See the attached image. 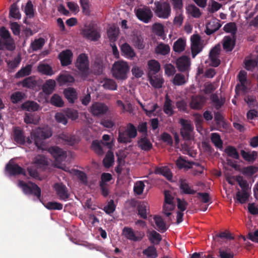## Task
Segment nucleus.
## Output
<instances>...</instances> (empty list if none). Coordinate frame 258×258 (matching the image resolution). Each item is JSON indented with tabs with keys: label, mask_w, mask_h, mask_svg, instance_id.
Returning <instances> with one entry per match:
<instances>
[{
	"label": "nucleus",
	"mask_w": 258,
	"mask_h": 258,
	"mask_svg": "<svg viewBox=\"0 0 258 258\" xmlns=\"http://www.w3.org/2000/svg\"><path fill=\"white\" fill-rule=\"evenodd\" d=\"M143 254L148 258H156L157 256L156 249L154 246H149L143 251Z\"/></svg>",
	"instance_id": "nucleus-52"
},
{
	"label": "nucleus",
	"mask_w": 258,
	"mask_h": 258,
	"mask_svg": "<svg viewBox=\"0 0 258 258\" xmlns=\"http://www.w3.org/2000/svg\"><path fill=\"white\" fill-rule=\"evenodd\" d=\"M205 102V99L204 97L196 96L192 97L190 106L194 109H200L203 107Z\"/></svg>",
	"instance_id": "nucleus-18"
},
{
	"label": "nucleus",
	"mask_w": 258,
	"mask_h": 258,
	"mask_svg": "<svg viewBox=\"0 0 258 258\" xmlns=\"http://www.w3.org/2000/svg\"><path fill=\"white\" fill-rule=\"evenodd\" d=\"M223 30L227 33H230L234 36L237 32V27L235 23L230 22L226 24L223 27Z\"/></svg>",
	"instance_id": "nucleus-48"
},
{
	"label": "nucleus",
	"mask_w": 258,
	"mask_h": 258,
	"mask_svg": "<svg viewBox=\"0 0 258 258\" xmlns=\"http://www.w3.org/2000/svg\"><path fill=\"white\" fill-rule=\"evenodd\" d=\"M136 14L140 20L146 23H148L153 17L151 10L147 7L138 9L136 11Z\"/></svg>",
	"instance_id": "nucleus-10"
},
{
	"label": "nucleus",
	"mask_w": 258,
	"mask_h": 258,
	"mask_svg": "<svg viewBox=\"0 0 258 258\" xmlns=\"http://www.w3.org/2000/svg\"><path fill=\"white\" fill-rule=\"evenodd\" d=\"M52 135V131L50 127L38 128L34 132L31 133V139L27 138V143L30 144L32 143V140H33L38 149L43 151L46 150L44 140L50 138Z\"/></svg>",
	"instance_id": "nucleus-1"
},
{
	"label": "nucleus",
	"mask_w": 258,
	"mask_h": 258,
	"mask_svg": "<svg viewBox=\"0 0 258 258\" xmlns=\"http://www.w3.org/2000/svg\"><path fill=\"white\" fill-rule=\"evenodd\" d=\"M108 110L107 106L104 103L95 102L91 108L90 112L94 116H100L105 114Z\"/></svg>",
	"instance_id": "nucleus-11"
},
{
	"label": "nucleus",
	"mask_w": 258,
	"mask_h": 258,
	"mask_svg": "<svg viewBox=\"0 0 258 258\" xmlns=\"http://www.w3.org/2000/svg\"><path fill=\"white\" fill-rule=\"evenodd\" d=\"M139 147L143 150L149 151L152 148V144L147 136L142 137L138 142Z\"/></svg>",
	"instance_id": "nucleus-23"
},
{
	"label": "nucleus",
	"mask_w": 258,
	"mask_h": 258,
	"mask_svg": "<svg viewBox=\"0 0 258 258\" xmlns=\"http://www.w3.org/2000/svg\"><path fill=\"white\" fill-rule=\"evenodd\" d=\"M25 13L29 18H32L34 16V7L31 1H29L25 8Z\"/></svg>",
	"instance_id": "nucleus-50"
},
{
	"label": "nucleus",
	"mask_w": 258,
	"mask_h": 258,
	"mask_svg": "<svg viewBox=\"0 0 258 258\" xmlns=\"http://www.w3.org/2000/svg\"><path fill=\"white\" fill-rule=\"evenodd\" d=\"M39 108V105L34 101H27L22 103L21 108L23 110L28 111H37Z\"/></svg>",
	"instance_id": "nucleus-20"
},
{
	"label": "nucleus",
	"mask_w": 258,
	"mask_h": 258,
	"mask_svg": "<svg viewBox=\"0 0 258 258\" xmlns=\"http://www.w3.org/2000/svg\"><path fill=\"white\" fill-rule=\"evenodd\" d=\"M221 26L220 21L217 19L211 21L206 25L205 33L208 35H211L218 30Z\"/></svg>",
	"instance_id": "nucleus-16"
},
{
	"label": "nucleus",
	"mask_w": 258,
	"mask_h": 258,
	"mask_svg": "<svg viewBox=\"0 0 258 258\" xmlns=\"http://www.w3.org/2000/svg\"><path fill=\"white\" fill-rule=\"evenodd\" d=\"M23 87L33 89L36 85V81L32 77H28L19 83Z\"/></svg>",
	"instance_id": "nucleus-35"
},
{
	"label": "nucleus",
	"mask_w": 258,
	"mask_h": 258,
	"mask_svg": "<svg viewBox=\"0 0 258 258\" xmlns=\"http://www.w3.org/2000/svg\"><path fill=\"white\" fill-rule=\"evenodd\" d=\"M153 9L157 17L161 19H168L171 14V7L168 2L157 1L154 3Z\"/></svg>",
	"instance_id": "nucleus-4"
},
{
	"label": "nucleus",
	"mask_w": 258,
	"mask_h": 258,
	"mask_svg": "<svg viewBox=\"0 0 258 258\" xmlns=\"http://www.w3.org/2000/svg\"><path fill=\"white\" fill-rule=\"evenodd\" d=\"M258 60L256 59H245V68L248 71H252L257 66Z\"/></svg>",
	"instance_id": "nucleus-53"
},
{
	"label": "nucleus",
	"mask_w": 258,
	"mask_h": 258,
	"mask_svg": "<svg viewBox=\"0 0 258 258\" xmlns=\"http://www.w3.org/2000/svg\"><path fill=\"white\" fill-rule=\"evenodd\" d=\"M103 86L104 89L110 90H115L117 89V84L112 79H106L104 80Z\"/></svg>",
	"instance_id": "nucleus-47"
},
{
	"label": "nucleus",
	"mask_w": 258,
	"mask_h": 258,
	"mask_svg": "<svg viewBox=\"0 0 258 258\" xmlns=\"http://www.w3.org/2000/svg\"><path fill=\"white\" fill-rule=\"evenodd\" d=\"M176 165L180 169H184L185 170H187L191 168L190 161L186 160L185 157L180 156L176 161Z\"/></svg>",
	"instance_id": "nucleus-22"
},
{
	"label": "nucleus",
	"mask_w": 258,
	"mask_h": 258,
	"mask_svg": "<svg viewBox=\"0 0 258 258\" xmlns=\"http://www.w3.org/2000/svg\"><path fill=\"white\" fill-rule=\"evenodd\" d=\"M223 48L227 51L232 50L234 45L232 44V39L230 36H226L224 37V41L223 44Z\"/></svg>",
	"instance_id": "nucleus-59"
},
{
	"label": "nucleus",
	"mask_w": 258,
	"mask_h": 258,
	"mask_svg": "<svg viewBox=\"0 0 258 258\" xmlns=\"http://www.w3.org/2000/svg\"><path fill=\"white\" fill-rule=\"evenodd\" d=\"M149 79L150 83L153 87L159 89L162 87V85L164 83V80L161 77L156 76L153 78L150 76L149 73Z\"/></svg>",
	"instance_id": "nucleus-30"
},
{
	"label": "nucleus",
	"mask_w": 258,
	"mask_h": 258,
	"mask_svg": "<svg viewBox=\"0 0 258 258\" xmlns=\"http://www.w3.org/2000/svg\"><path fill=\"white\" fill-rule=\"evenodd\" d=\"M155 173L162 175L169 180H171L172 178V174L170 170L166 166L157 168L155 169Z\"/></svg>",
	"instance_id": "nucleus-31"
},
{
	"label": "nucleus",
	"mask_w": 258,
	"mask_h": 258,
	"mask_svg": "<svg viewBox=\"0 0 258 258\" xmlns=\"http://www.w3.org/2000/svg\"><path fill=\"white\" fill-rule=\"evenodd\" d=\"M10 15L16 19H20L21 18V15L19 13V9L17 6L14 4L12 5L11 6Z\"/></svg>",
	"instance_id": "nucleus-62"
},
{
	"label": "nucleus",
	"mask_w": 258,
	"mask_h": 258,
	"mask_svg": "<svg viewBox=\"0 0 258 258\" xmlns=\"http://www.w3.org/2000/svg\"><path fill=\"white\" fill-rule=\"evenodd\" d=\"M249 196L248 191L238 190L236 194V199L238 203L243 204L248 201Z\"/></svg>",
	"instance_id": "nucleus-27"
},
{
	"label": "nucleus",
	"mask_w": 258,
	"mask_h": 258,
	"mask_svg": "<svg viewBox=\"0 0 258 258\" xmlns=\"http://www.w3.org/2000/svg\"><path fill=\"white\" fill-rule=\"evenodd\" d=\"M121 51L123 55L128 58H133L136 54L132 47L126 43L121 45Z\"/></svg>",
	"instance_id": "nucleus-25"
},
{
	"label": "nucleus",
	"mask_w": 258,
	"mask_h": 258,
	"mask_svg": "<svg viewBox=\"0 0 258 258\" xmlns=\"http://www.w3.org/2000/svg\"><path fill=\"white\" fill-rule=\"evenodd\" d=\"M38 71L43 74L47 76H52L53 74L52 68L48 64H40L37 68Z\"/></svg>",
	"instance_id": "nucleus-28"
},
{
	"label": "nucleus",
	"mask_w": 258,
	"mask_h": 258,
	"mask_svg": "<svg viewBox=\"0 0 258 258\" xmlns=\"http://www.w3.org/2000/svg\"><path fill=\"white\" fill-rule=\"evenodd\" d=\"M122 233L127 239L132 241H138L142 239V237L136 236L133 229L130 227H124Z\"/></svg>",
	"instance_id": "nucleus-19"
},
{
	"label": "nucleus",
	"mask_w": 258,
	"mask_h": 258,
	"mask_svg": "<svg viewBox=\"0 0 258 258\" xmlns=\"http://www.w3.org/2000/svg\"><path fill=\"white\" fill-rule=\"evenodd\" d=\"M144 188L145 184L144 182L142 181H139L135 183L134 187V190L138 195H141L143 193Z\"/></svg>",
	"instance_id": "nucleus-63"
},
{
	"label": "nucleus",
	"mask_w": 258,
	"mask_h": 258,
	"mask_svg": "<svg viewBox=\"0 0 258 258\" xmlns=\"http://www.w3.org/2000/svg\"><path fill=\"white\" fill-rule=\"evenodd\" d=\"M55 86V82L53 80H49L46 81L43 86V91L46 94H50L53 91Z\"/></svg>",
	"instance_id": "nucleus-38"
},
{
	"label": "nucleus",
	"mask_w": 258,
	"mask_h": 258,
	"mask_svg": "<svg viewBox=\"0 0 258 258\" xmlns=\"http://www.w3.org/2000/svg\"><path fill=\"white\" fill-rule=\"evenodd\" d=\"M43 204L46 208L50 210H61L63 208L62 204L56 202H48Z\"/></svg>",
	"instance_id": "nucleus-45"
},
{
	"label": "nucleus",
	"mask_w": 258,
	"mask_h": 258,
	"mask_svg": "<svg viewBox=\"0 0 258 258\" xmlns=\"http://www.w3.org/2000/svg\"><path fill=\"white\" fill-rule=\"evenodd\" d=\"M174 106L173 105V102L170 98L168 94L165 97V101L163 106V110L164 112L168 116H173L175 112L174 111Z\"/></svg>",
	"instance_id": "nucleus-14"
},
{
	"label": "nucleus",
	"mask_w": 258,
	"mask_h": 258,
	"mask_svg": "<svg viewBox=\"0 0 258 258\" xmlns=\"http://www.w3.org/2000/svg\"><path fill=\"white\" fill-rule=\"evenodd\" d=\"M236 181L241 188V190L248 191L249 185L247 181L243 179L242 176H238L236 177Z\"/></svg>",
	"instance_id": "nucleus-54"
},
{
	"label": "nucleus",
	"mask_w": 258,
	"mask_h": 258,
	"mask_svg": "<svg viewBox=\"0 0 258 258\" xmlns=\"http://www.w3.org/2000/svg\"><path fill=\"white\" fill-rule=\"evenodd\" d=\"M19 186L22 189L25 195H34L37 199L42 202L41 200V188L35 183L29 181L26 183L23 180H20Z\"/></svg>",
	"instance_id": "nucleus-5"
},
{
	"label": "nucleus",
	"mask_w": 258,
	"mask_h": 258,
	"mask_svg": "<svg viewBox=\"0 0 258 258\" xmlns=\"http://www.w3.org/2000/svg\"><path fill=\"white\" fill-rule=\"evenodd\" d=\"M149 239L152 243L158 244L161 241L162 237L159 233L153 230L150 233Z\"/></svg>",
	"instance_id": "nucleus-57"
},
{
	"label": "nucleus",
	"mask_w": 258,
	"mask_h": 258,
	"mask_svg": "<svg viewBox=\"0 0 258 258\" xmlns=\"http://www.w3.org/2000/svg\"><path fill=\"white\" fill-rule=\"evenodd\" d=\"M211 140L216 147L221 149L222 148L223 142L219 134L214 133L211 134Z\"/></svg>",
	"instance_id": "nucleus-46"
},
{
	"label": "nucleus",
	"mask_w": 258,
	"mask_h": 258,
	"mask_svg": "<svg viewBox=\"0 0 258 258\" xmlns=\"http://www.w3.org/2000/svg\"><path fill=\"white\" fill-rule=\"evenodd\" d=\"M129 71L127 63L123 61H115L112 66L111 72L113 76L118 80H125Z\"/></svg>",
	"instance_id": "nucleus-2"
},
{
	"label": "nucleus",
	"mask_w": 258,
	"mask_h": 258,
	"mask_svg": "<svg viewBox=\"0 0 258 258\" xmlns=\"http://www.w3.org/2000/svg\"><path fill=\"white\" fill-rule=\"evenodd\" d=\"M154 219L157 227V230L163 233L167 230V227L166 226L165 222L161 216H155Z\"/></svg>",
	"instance_id": "nucleus-34"
},
{
	"label": "nucleus",
	"mask_w": 258,
	"mask_h": 258,
	"mask_svg": "<svg viewBox=\"0 0 258 258\" xmlns=\"http://www.w3.org/2000/svg\"><path fill=\"white\" fill-rule=\"evenodd\" d=\"M75 66L82 76H87L89 70V60L87 55L84 53L79 54L75 62Z\"/></svg>",
	"instance_id": "nucleus-7"
},
{
	"label": "nucleus",
	"mask_w": 258,
	"mask_h": 258,
	"mask_svg": "<svg viewBox=\"0 0 258 258\" xmlns=\"http://www.w3.org/2000/svg\"><path fill=\"white\" fill-rule=\"evenodd\" d=\"M57 82L61 85L67 83H73L75 81L74 78L70 75L60 74L57 79Z\"/></svg>",
	"instance_id": "nucleus-40"
},
{
	"label": "nucleus",
	"mask_w": 258,
	"mask_h": 258,
	"mask_svg": "<svg viewBox=\"0 0 258 258\" xmlns=\"http://www.w3.org/2000/svg\"><path fill=\"white\" fill-rule=\"evenodd\" d=\"M32 65L27 64L25 67L22 68L15 75L16 78H20L31 74Z\"/></svg>",
	"instance_id": "nucleus-33"
},
{
	"label": "nucleus",
	"mask_w": 258,
	"mask_h": 258,
	"mask_svg": "<svg viewBox=\"0 0 258 258\" xmlns=\"http://www.w3.org/2000/svg\"><path fill=\"white\" fill-rule=\"evenodd\" d=\"M33 162L37 166L47 165L48 162L44 156L38 155L33 159Z\"/></svg>",
	"instance_id": "nucleus-58"
},
{
	"label": "nucleus",
	"mask_w": 258,
	"mask_h": 258,
	"mask_svg": "<svg viewBox=\"0 0 258 258\" xmlns=\"http://www.w3.org/2000/svg\"><path fill=\"white\" fill-rule=\"evenodd\" d=\"M225 152L228 156L234 158L235 159H239V155L237 151L236 148L232 146H228L225 149Z\"/></svg>",
	"instance_id": "nucleus-49"
},
{
	"label": "nucleus",
	"mask_w": 258,
	"mask_h": 258,
	"mask_svg": "<svg viewBox=\"0 0 258 258\" xmlns=\"http://www.w3.org/2000/svg\"><path fill=\"white\" fill-rule=\"evenodd\" d=\"M47 150L53 157L55 166L59 168H61V163L67 156L66 151L56 146H51Z\"/></svg>",
	"instance_id": "nucleus-6"
},
{
	"label": "nucleus",
	"mask_w": 258,
	"mask_h": 258,
	"mask_svg": "<svg viewBox=\"0 0 258 258\" xmlns=\"http://www.w3.org/2000/svg\"><path fill=\"white\" fill-rule=\"evenodd\" d=\"M117 141L119 143L126 144L131 143L132 140H130L126 133V131H119Z\"/></svg>",
	"instance_id": "nucleus-51"
},
{
	"label": "nucleus",
	"mask_w": 258,
	"mask_h": 258,
	"mask_svg": "<svg viewBox=\"0 0 258 258\" xmlns=\"http://www.w3.org/2000/svg\"><path fill=\"white\" fill-rule=\"evenodd\" d=\"M190 58L187 56H182L176 61V67L179 72L188 71L190 68Z\"/></svg>",
	"instance_id": "nucleus-12"
},
{
	"label": "nucleus",
	"mask_w": 258,
	"mask_h": 258,
	"mask_svg": "<svg viewBox=\"0 0 258 258\" xmlns=\"http://www.w3.org/2000/svg\"><path fill=\"white\" fill-rule=\"evenodd\" d=\"M64 94L68 101L70 103H74L77 98V93L73 88H69L64 90Z\"/></svg>",
	"instance_id": "nucleus-24"
},
{
	"label": "nucleus",
	"mask_w": 258,
	"mask_h": 258,
	"mask_svg": "<svg viewBox=\"0 0 258 258\" xmlns=\"http://www.w3.org/2000/svg\"><path fill=\"white\" fill-rule=\"evenodd\" d=\"M73 56L72 52L67 49L61 52L58 55V58L60 61L62 66H67L72 62V58Z\"/></svg>",
	"instance_id": "nucleus-15"
},
{
	"label": "nucleus",
	"mask_w": 258,
	"mask_h": 258,
	"mask_svg": "<svg viewBox=\"0 0 258 258\" xmlns=\"http://www.w3.org/2000/svg\"><path fill=\"white\" fill-rule=\"evenodd\" d=\"M180 192L182 195H194L197 191L189 186L188 183L185 179L179 180Z\"/></svg>",
	"instance_id": "nucleus-17"
},
{
	"label": "nucleus",
	"mask_w": 258,
	"mask_h": 258,
	"mask_svg": "<svg viewBox=\"0 0 258 258\" xmlns=\"http://www.w3.org/2000/svg\"><path fill=\"white\" fill-rule=\"evenodd\" d=\"M91 148L97 154L101 155L103 154V151L99 141H93L91 145Z\"/></svg>",
	"instance_id": "nucleus-60"
},
{
	"label": "nucleus",
	"mask_w": 258,
	"mask_h": 258,
	"mask_svg": "<svg viewBox=\"0 0 258 258\" xmlns=\"http://www.w3.org/2000/svg\"><path fill=\"white\" fill-rule=\"evenodd\" d=\"M51 103L57 107H62L63 105V101L61 97L57 94H54L51 99Z\"/></svg>",
	"instance_id": "nucleus-55"
},
{
	"label": "nucleus",
	"mask_w": 258,
	"mask_h": 258,
	"mask_svg": "<svg viewBox=\"0 0 258 258\" xmlns=\"http://www.w3.org/2000/svg\"><path fill=\"white\" fill-rule=\"evenodd\" d=\"M170 46L163 43H159L155 48L156 53L163 55L168 54L170 52Z\"/></svg>",
	"instance_id": "nucleus-36"
},
{
	"label": "nucleus",
	"mask_w": 258,
	"mask_h": 258,
	"mask_svg": "<svg viewBox=\"0 0 258 258\" xmlns=\"http://www.w3.org/2000/svg\"><path fill=\"white\" fill-rule=\"evenodd\" d=\"M53 188L58 199L60 201H67L70 197V193L67 187L62 183H55Z\"/></svg>",
	"instance_id": "nucleus-8"
},
{
	"label": "nucleus",
	"mask_w": 258,
	"mask_h": 258,
	"mask_svg": "<svg viewBox=\"0 0 258 258\" xmlns=\"http://www.w3.org/2000/svg\"><path fill=\"white\" fill-rule=\"evenodd\" d=\"M238 79L240 83V85H237L236 89L238 87H241L243 91H245L246 89L247 73L244 71H240L238 75Z\"/></svg>",
	"instance_id": "nucleus-26"
},
{
	"label": "nucleus",
	"mask_w": 258,
	"mask_h": 258,
	"mask_svg": "<svg viewBox=\"0 0 258 258\" xmlns=\"http://www.w3.org/2000/svg\"><path fill=\"white\" fill-rule=\"evenodd\" d=\"M148 68L150 72H152L153 74L158 73L160 69V64L159 62L155 59H152L148 62Z\"/></svg>",
	"instance_id": "nucleus-41"
},
{
	"label": "nucleus",
	"mask_w": 258,
	"mask_h": 258,
	"mask_svg": "<svg viewBox=\"0 0 258 258\" xmlns=\"http://www.w3.org/2000/svg\"><path fill=\"white\" fill-rule=\"evenodd\" d=\"M6 170L11 176H16L17 175H26L25 170L20 166L18 164L15 163L12 161V160L6 166Z\"/></svg>",
	"instance_id": "nucleus-9"
},
{
	"label": "nucleus",
	"mask_w": 258,
	"mask_h": 258,
	"mask_svg": "<svg viewBox=\"0 0 258 258\" xmlns=\"http://www.w3.org/2000/svg\"><path fill=\"white\" fill-rule=\"evenodd\" d=\"M24 96V93L20 91H17L11 94L10 99L13 104H17L22 101Z\"/></svg>",
	"instance_id": "nucleus-44"
},
{
	"label": "nucleus",
	"mask_w": 258,
	"mask_h": 258,
	"mask_svg": "<svg viewBox=\"0 0 258 258\" xmlns=\"http://www.w3.org/2000/svg\"><path fill=\"white\" fill-rule=\"evenodd\" d=\"M186 10L187 12L194 18H200L202 15L200 9L195 5L192 4L189 5L186 7Z\"/></svg>",
	"instance_id": "nucleus-39"
},
{
	"label": "nucleus",
	"mask_w": 258,
	"mask_h": 258,
	"mask_svg": "<svg viewBox=\"0 0 258 258\" xmlns=\"http://www.w3.org/2000/svg\"><path fill=\"white\" fill-rule=\"evenodd\" d=\"M138 214L144 219L147 218V211H149L148 204L147 202H140L137 206Z\"/></svg>",
	"instance_id": "nucleus-21"
},
{
	"label": "nucleus",
	"mask_w": 258,
	"mask_h": 258,
	"mask_svg": "<svg viewBox=\"0 0 258 258\" xmlns=\"http://www.w3.org/2000/svg\"><path fill=\"white\" fill-rule=\"evenodd\" d=\"M241 155L243 158L247 161L248 162H253L254 161L256 157H257V153L255 151H253L252 153L245 152L243 150H241Z\"/></svg>",
	"instance_id": "nucleus-42"
},
{
	"label": "nucleus",
	"mask_w": 258,
	"mask_h": 258,
	"mask_svg": "<svg viewBox=\"0 0 258 258\" xmlns=\"http://www.w3.org/2000/svg\"><path fill=\"white\" fill-rule=\"evenodd\" d=\"M173 83L177 86L184 84L185 83V76L181 74H176L173 78Z\"/></svg>",
	"instance_id": "nucleus-61"
},
{
	"label": "nucleus",
	"mask_w": 258,
	"mask_h": 258,
	"mask_svg": "<svg viewBox=\"0 0 258 258\" xmlns=\"http://www.w3.org/2000/svg\"><path fill=\"white\" fill-rule=\"evenodd\" d=\"M13 137L14 141L18 144L21 145L25 144V137L23 131L20 126H15L13 128Z\"/></svg>",
	"instance_id": "nucleus-13"
},
{
	"label": "nucleus",
	"mask_w": 258,
	"mask_h": 258,
	"mask_svg": "<svg viewBox=\"0 0 258 258\" xmlns=\"http://www.w3.org/2000/svg\"><path fill=\"white\" fill-rule=\"evenodd\" d=\"M81 34L85 39L94 42L99 40L101 37L100 30L91 24L85 25L81 31Z\"/></svg>",
	"instance_id": "nucleus-3"
},
{
	"label": "nucleus",
	"mask_w": 258,
	"mask_h": 258,
	"mask_svg": "<svg viewBox=\"0 0 258 258\" xmlns=\"http://www.w3.org/2000/svg\"><path fill=\"white\" fill-rule=\"evenodd\" d=\"M114 162V155L112 152H108L103 160V163L106 168H109Z\"/></svg>",
	"instance_id": "nucleus-43"
},
{
	"label": "nucleus",
	"mask_w": 258,
	"mask_h": 258,
	"mask_svg": "<svg viewBox=\"0 0 258 258\" xmlns=\"http://www.w3.org/2000/svg\"><path fill=\"white\" fill-rule=\"evenodd\" d=\"M126 133L130 140L135 138L138 135L136 127L132 123L127 124L125 129Z\"/></svg>",
	"instance_id": "nucleus-37"
},
{
	"label": "nucleus",
	"mask_w": 258,
	"mask_h": 258,
	"mask_svg": "<svg viewBox=\"0 0 258 258\" xmlns=\"http://www.w3.org/2000/svg\"><path fill=\"white\" fill-rule=\"evenodd\" d=\"M135 46L139 49H142L145 47L144 40L141 36H136L134 38Z\"/></svg>",
	"instance_id": "nucleus-64"
},
{
	"label": "nucleus",
	"mask_w": 258,
	"mask_h": 258,
	"mask_svg": "<svg viewBox=\"0 0 258 258\" xmlns=\"http://www.w3.org/2000/svg\"><path fill=\"white\" fill-rule=\"evenodd\" d=\"M185 45V41L182 38H179L174 42L173 49L176 52H181L184 50Z\"/></svg>",
	"instance_id": "nucleus-32"
},
{
	"label": "nucleus",
	"mask_w": 258,
	"mask_h": 258,
	"mask_svg": "<svg viewBox=\"0 0 258 258\" xmlns=\"http://www.w3.org/2000/svg\"><path fill=\"white\" fill-rule=\"evenodd\" d=\"M104 66L102 62L95 61L93 66V71L95 75H100L102 74L104 71Z\"/></svg>",
	"instance_id": "nucleus-56"
},
{
	"label": "nucleus",
	"mask_w": 258,
	"mask_h": 258,
	"mask_svg": "<svg viewBox=\"0 0 258 258\" xmlns=\"http://www.w3.org/2000/svg\"><path fill=\"white\" fill-rule=\"evenodd\" d=\"M45 43V39L40 37L35 39L30 44V47L33 51H36L42 48Z\"/></svg>",
	"instance_id": "nucleus-29"
}]
</instances>
